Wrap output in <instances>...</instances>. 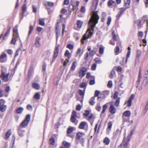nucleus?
<instances>
[{
    "instance_id": "1",
    "label": "nucleus",
    "mask_w": 148,
    "mask_h": 148,
    "mask_svg": "<svg viewBox=\"0 0 148 148\" xmlns=\"http://www.w3.org/2000/svg\"><path fill=\"white\" fill-rule=\"evenodd\" d=\"M92 16L88 22V25L90 27L88 28L86 32L83 35L82 39V43H84V40H86V39L89 38L92 35V31H94V27L95 25L98 22V20L99 19V17L97 14V12L94 11L91 12Z\"/></svg>"
},
{
    "instance_id": "2",
    "label": "nucleus",
    "mask_w": 148,
    "mask_h": 148,
    "mask_svg": "<svg viewBox=\"0 0 148 148\" xmlns=\"http://www.w3.org/2000/svg\"><path fill=\"white\" fill-rule=\"evenodd\" d=\"M85 135V134L81 132H77L75 136L76 142L77 144L79 142L83 146H84L83 143L84 142V139L82 137Z\"/></svg>"
},
{
    "instance_id": "3",
    "label": "nucleus",
    "mask_w": 148,
    "mask_h": 148,
    "mask_svg": "<svg viewBox=\"0 0 148 148\" xmlns=\"http://www.w3.org/2000/svg\"><path fill=\"white\" fill-rule=\"evenodd\" d=\"M30 119V115L28 114L27 115L25 119L20 124V126L23 127L27 126L29 123Z\"/></svg>"
},
{
    "instance_id": "4",
    "label": "nucleus",
    "mask_w": 148,
    "mask_h": 148,
    "mask_svg": "<svg viewBox=\"0 0 148 148\" xmlns=\"http://www.w3.org/2000/svg\"><path fill=\"white\" fill-rule=\"evenodd\" d=\"M76 113L77 112L76 111L73 110L70 119L71 121L75 125L77 124L78 122V121L76 119V118L77 117Z\"/></svg>"
},
{
    "instance_id": "5",
    "label": "nucleus",
    "mask_w": 148,
    "mask_h": 148,
    "mask_svg": "<svg viewBox=\"0 0 148 148\" xmlns=\"http://www.w3.org/2000/svg\"><path fill=\"white\" fill-rule=\"evenodd\" d=\"M7 60V56L6 54L3 52L0 56V62L4 63L6 62Z\"/></svg>"
},
{
    "instance_id": "6",
    "label": "nucleus",
    "mask_w": 148,
    "mask_h": 148,
    "mask_svg": "<svg viewBox=\"0 0 148 148\" xmlns=\"http://www.w3.org/2000/svg\"><path fill=\"white\" fill-rule=\"evenodd\" d=\"M86 71V69L84 67H83L80 69L79 74V76L81 78H82L85 75Z\"/></svg>"
},
{
    "instance_id": "7",
    "label": "nucleus",
    "mask_w": 148,
    "mask_h": 148,
    "mask_svg": "<svg viewBox=\"0 0 148 148\" xmlns=\"http://www.w3.org/2000/svg\"><path fill=\"white\" fill-rule=\"evenodd\" d=\"M130 138H127V139H126V138H124L123 142V144L124 145V148H127L130 143Z\"/></svg>"
},
{
    "instance_id": "8",
    "label": "nucleus",
    "mask_w": 148,
    "mask_h": 148,
    "mask_svg": "<svg viewBox=\"0 0 148 148\" xmlns=\"http://www.w3.org/2000/svg\"><path fill=\"white\" fill-rule=\"evenodd\" d=\"M142 51L140 50H138L137 51L136 56V62L137 63L139 62L140 61L139 58L141 56Z\"/></svg>"
},
{
    "instance_id": "9",
    "label": "nucleus",
    "mask_w": 148,
    "mask_h": 148,
    "mask_svg": "<svg viewBox=\"0 0 148 148\" xmlns=\"http://www.w3.org/2000/svg\"><path fill=\"white\" fill-rule=\"evenodd\" d=\"M9 74V73H8L6 75L5 74H1L0 77L4 81L6 82L8 80V77Z\"/></svg>"
},
{
    "instance_id": "10",
    "label": "nucleus",
    "mask_w": 148,
    "mask_h": 148,
    "mask_svg": "<svg viewBox=\"0 0 148 148\" xmlns=\"http://www.w3.org/2000/svg\"><path fill=\"white\" fill-rule=\"evenodd\" d=\"M148 83V80H147V79H146L144 78L143 83L142 84V86L139 88V90H141L143 89V87H145L146 86L147 84Z\"/></svg>"
},
{
    "instance_id": "11",
    "label": "nucleus",
    "mask_w": 148,
    "mask_h": 148,
    "mask_svg": "<svg viewBox=\"0 0 148 148\" xmlns=\"http://www.w3.org/2000/svg\"><path fill=\"white\" fill-rule=\"evenodd\" d=\"M17 28L18 25H17L14 27L13 29V35L16 36V38H19Z\"/></svg>"
},
{
    "instance_id": "12",
    "label": "nucleus",
    "mask_w": 148,
    "mask_h": 148,
    "mask_svg": "<svg viewBox=\"0 0 148 148\" xmlns=\"http://www.w3.org/2000/svg\"><path fill=\"white\" fill-rule=\"evenodd\" d=\"M134 95L133 94H132L127 101V106L128 107H130L131 106L132 101L134 99Z\"/></svg>"
},
{
    "instance_id": "13",
    "label": "nucleus",
    "mask_w": 148,
    "mask_h": 148,
    "mask_svg": "<svg viewBox=\"0 0 148 148\" xmlns=\"http://www.w3.org/2000/svg\"><path fill=\"white\" fill-rule=\"evenodd\" d=\"M26 5H27L25 3L23 4V6L22 7V12L21 14V15L22 16V19L23 18L24 13L27 10V8L26 7Z\"/></svg>"
},
{
    "instance_id": "14",
    "label": "nucleus",
    "mask_w": 148,
    "mask_h": 148,
    "mask_svg": "<svg viewBox=\"0 0 148 148\" xmlns=\"http://www.w3.org/2000/svg\"><path fill=\"white\" fill-rule=\"evenodd\" d=\"M110 112L112 114H114L116 112V109L112 104H111L109 109Z\"/></svg>"
},
{
    "instance_id": "15",
    "label": "nucleus",
    "mask_w": 148,
    "mask_h": 148,
    "mask_svg": "<svg viewBox=\"0 0 148 148\" xmlns=\"http://www.w3.org/2000/svg\"><path fill=\"white\" fill-rule=\"evenodd\" d=\"M40 38L39 37H37L36 38L35 41V44L37 47H39L40 46Z\"/></svg>"
},
{
    "instance_id": "16",
    "label": "nucleus",
    "mask_w": 148,
    "mask_h": 148,
    "mask_svg": "<svg viewBox=\"0 0 148 148\" xmlns=\"http://www.w3.org/2000/svg\"><path fill=\"white\" fill-rule=\"evenodd\" d=\"M33 88L36 90H38L40 88V85L36 83H33L32 84Z\"/></svg>"
},
{
    "instance_id": "17",
    "label": "nucleus",
    "mask_w": 148,
    "mask_h": 148,
    "mask_svg": "<svg viewBox=\"0 0 148 148\" xmlns=\"http://www.w3.org/2000/svg\"><path fill=\"white\" fill-rule=\"evenodd\" d=\"M127 8H121L120 9V11L119 13V14L116 16V17L117 18H119L122 15V14L127 9Z\"/></svg>"
},
{
    "instance_id": "18",
    "label": "nucleus",
    "mask_w": 148,
    "mask_h": 148,
    "mask_svg": "<svg viewBox=\"0 0 148 148\" xmlns=\"http://www.w3.org/2000/svg\"><path fill=\"white\" fill-rule=\"evenodd\" d=\"M141 78V74L140 71L139 72V74L138 75V79L136 82V85L137 86V87H138V86L139 85Z\"/></svg>"
},
{
    "instance_id": "19",
    "label": "nucleus",
    "mask_w": 148,
    "mask_h": 148,
    "mask_svg": "<svg viewBox=\"0 0 148 148\" xmlns=\"http://www.w3.org/2000/svg\"><path fill=\"white\" fill-rule=\"evenodd\" d=\"M59 50V48L58 47H56L55 50L54 51V53L53 55V58H56L58 56V53Z\"/></svg>"
},
{
    "instance_id": "20",
    "label": "nucleus",
    "mask_w": 148,
    "mask_h": 148,
    "mask_svg": "<svg viewBox=\"0 0 148 148\" xmlns=\"http://www.w3.org/2000/svg\"><path fill=\"white\" fill-rule=\"evenodd\" d=\"M95 96H93L91 98L89 101V103L91 105L93 106L94 105L95 103Z\"/></svg>"
},
{
    "instance_id": "21",
    "label": "nucleus",
    "mask_w": 148,
    "mask_h": 148,
    "mask_svg": "<svg viewBox=\"0 0 148 148\" xmlns=\"http://www.w3.org/2000/svg\"><path fill=\"white\" fill-rule=\"evenodd\" d=\"M19 38L20 42H21V39L19 38H16V36H13V37L12 38V39L11 41V43L13 45H15L16 43V39L17 38Z\"/></svg>"
},
{
    "instance_id": "22",
    "label": "nucleus",
    "mask_w": 148,
    "mask_h": 148,
    "mask_svg": "<svg viewBox=\"0 0 148 148\" xmlns=\"http://www.w3.org/2000/svg\"><path fill=\"white\" fill-rule=\"evenodd\" d=\"M86 124V122L83 121L81 122L79 126V128L80 129H84Z\"/></svg>"
},
{
    "instance_id": "23",
    "label": "nucleus",
    "mask_w": 148,
    "mask_h": 148,
    "mask_svg": "<svg viewBox=\"0 0 148 148\" xmlns=\"http://www.w3.org/2000/svg\"><path fill=\"white\" fill-rule=\"evenodd\" d=\"M120 135V132L119 129H117L113 134V136L114 137H116L117 136H119Z\"/></svg>"
},
{
    "instance_id": "24",
    "label": "nucleus",
    "mask_w": 148,
    "mask_h": 148,
    "mask_svg": "<svg viewBox=\"0 0 148 148\" xmlns=\"http://www.w3.org/2000/svg\"><path fill=\"white\" fill-rule=\"evenodd\" d=\"M99 0H94V1L92 4V7L93 8H95V10L97 7V6L98 4Z\"/></svg>"
},
{
    "instance_id": "25",
    "label": "nucleus",
    "mask_w": 148,
    "mask_h": 148,
    "mask_svg": "<svg viewBox=\"0 0 148 148\" xmlns=\"http://www.w3.org/2000/svg\"><path fill=\"white\" fill-rule=\"evenodd\" d=\"M131 112L129 110L125 111L123 114V115L126 117H129L130 116Z\"/></svg>"
},
{
    "instance_id": "26",
    "label": "nucleus",
    "mask_w": 148,
    "mask_h": 148,
    "mask_svg": "<svg viewBox=\"0 0 148 148\" xmlns=\"http://www.w3.org/2000/svg\"><path fill=\"white\" fill-rule=\"evenodd\" d=\"M40 97V93L39 92H36L34 96V98L37 100L39 99Z\"/></svg>"
},
{
    "instance_id": "27",
    "label": "nucleus",
    "mask_w": 148,
    "mask_h": 148,
    "mask_svg": "<svg viewBox=\"0 0 148 148\" xmlns=\"http://www.w3.org/2000/svg\"><path fill=\"white\" fill-rule=\"evenodd\" d=\"M7 106L6 105L3 104L0 106V110L1 112H3L6 109Z\"/></svg>"
},
{
    "instance_id": "28",
    "label": "nucleus",
    "mask_w": 148,
    "mask_h": 148,
    "mask_svg": "<svg viewBox=\"0 0 148 148\" xmlns=\"http://www.w3.org/2000/svg\"><path fill=\"white\" fill-rule=\"evenodd\" d=\"M77 62H74L72 64V65L71 67L70 71H73L75 70L76 67V64Z\"/></svg>"
},
{
    "instance_id": "29",
    "label": "nucleus",
    "mask_w": 148,
    "mask_h": 148,
    "mask_svg": "<svg viewBox=\"0 0 148 148\" xmlns=\"http://www.w3.org/2000/svg\"><path fill=\"white\" fill-rule=\"evenodd\" d=\"M11 130H9L8 131H7L5 135V138L6 139H7L10 137V135H11Z\"/></svg>"
},
{
    "instance_id": "30",
    "label": "nucleus",
    "mask_w": 148,
    "mask_h": 148,
    "mask_svg": "<svg viewBox=\"0 0 148 148\" xmlns=\"http://www.w3.org/2000/svg\"><path fill=\"white\" fill-rule=\"evenodd\" d=\"M24 109L22 107H20L16 110V112L17 114H21L23 111Z\"/></svg>"
},
{
    "instance_id": "31",
    "label": "nucleus",
    "mask_w": 148,
    "mask_h": 148,
    "mask_svg": "<svg viewBox=\"0 0 148 148\" xmlns=\"http://www.w3.org/2000/svg\"><path fill=\"white\" fill-rule=\"evenodd\" d=\"M103 142L106 145H108L110 142V140L108 138L106 137L104 139Z\"/></svg>"
},
{
    "instance_id": "32",
    "label": "nucleus",
    "mask_w": 148,
    "mask_h": 148,
    "mask_svg": "<svg viewBox=\"0 0 148 148\" xmlns=\"http://www.w3.org/2000/svg\"><path fill=\"white\" fill-rule=\"evenodd\" d=\"M112 126V123L110 121L108 123V127L107 129V130L108 132H109L111 130Z\"/></svg>"
},
{
    "instance_id": "33",
    "label": "nucleus",
    "mask_w": 148,
    "mask_h": 148,
    "mask_svg": "<svg viewBox=\"0 0 148 148\" xmlns=\"http://www.w3.org/2000/svg\"><path fill=\"white\" fill-rule=\"evenodd\" d=\"M44 18H40L39 20V24L41 25L44 26L45 25Z\"/></svg>"
},
{
    "instance_id": "34",
    "label": "nucleus",
    "mask_w": 148,
    "mask_h": 148,
    "mask_svg": "<svg viewBox=\"0 0 148 148\" xmlns=\"http://www.w3.org/2000/svg\"><path fill=\"white\" fill-rule=\"evenodd\" d=\"M24 130H22L19 129L18 131V134L19 136L22 137L23 136V133L25 132Z\"/></svg>"
},
{
    "instance_id": "35",
    "label": "nucleus",
    "mask_w": 148,
    "mask_h": 148,
    "mask_svg": "<svg viewBox=\"0 0 148 148\" xmlns=\"http://www.w3.org/2000/svg\"><path fill=\"white\" fill-rule=\"evenodd\" d=\"M120 100V97H118V98H117L114 103V104L115 106H119Z\"/></svg>"
},
{
    "instance_id": "36",
    "label": "nucleus",
    "mask_w": 148,
    "mask_h": 148,
    "mask_svg": "<svg viewBox=\"0 0 148 148\" xmlns=\"http://www.w3.org/2000/svg\"><path fill=\"white\" fill-rule=\"evenodd\" d=\"M1 74H4L7 71L6 68L3 66H1Z\"/></svg>"
},
{
    "instance_id": "37",
    "label": "nucleus",
    "mask_w": 148,
    "mask_h": 148,
    "mask_svg": "<svg viewBox=\"0 0 148 148\" xmlns=\"http://www.w3.org/2000/svg\"><path fill=\"white\" fill-rule=\"evenodd\" d=\"M33 72V69L32 68L29 69L28 71L27 75L29 77H30L32 75Z\"/></svg>"
},
{
    "instance_id": "38",
    "label": "nucleus",
    "mask_w": 148,
    "mask_h": 148,
    "mask_svg": "<svg viewBox=\"0 0 148 148\" xmlns=\"http://www.w3.org/2000/svg\"><path fill=\"white\" fill-rule=\"evenodd\" d=\"M85 91V88H84L83 90H79V93L81 96H82L83 97L84 96V94Z\"/></svg>"
},
{
    "instance_id": "39",
    "label": "nucleus",
    "mask_w": 148,
    "mask_h": 148,
    "mask_svg": "<svg viewBox=\"0 0 148 148\" xmlns=\"http://www.w3.org/2000/svg\"><path fill=\"white\" fill-rule=\"evenodd\" d=\"M77 23L78 28H80L82 27L83 24V22L81 21L78 20L77 22Z\"/></svg>"
},
{
    "instance_id": "40",
    "label": "nucleus",
    "mask_w": 148,
    "mask_h": 148,
    "mask_svg": "<svg viewBox=\"0 0 148 148\" xmlns=\"http://www.w3.org/2000/svg\"><path fill=\"white\" fill-rule=\"evenodd\" d=\"M64 55L66 56H67L68 57V58H70L71 56V54L67 50H66V52H65Z\"/></svg>"
},
{
    "instance_id": "41",
    "label": "nucleus",
    "mask_w": 148,
    "mask_h": 148,
    "mask_svg": "<svg viewBox=\"0 0 148 148\" xmlns=\"http://www.w3.org/2000/svg\"><path fill=\"white\" fill-rule=\"evenodd\" d=\"M107 106L106 104L103 105V110L101 112V114L104 113L107 108Z\"/></svg>"
},
{
    "instance_id": "42",
    "label": "nucleus",
    "mask_w": 148,
    "mask_h": 148,
    "mask_svg": "<svg viewBox=\"0 0 148 148\" xmlns=\"http://www.w3.org/2000/svg\"><path fill=\"white\" fill-rule=\"evenodd\" d=\"M94 60L95 62L97 64H100L102 62V61L101 60V59L99 58H96Z\"/></svg>"
},
{
    "instance_id": "43",
    "label": "nucleus",
    "mask_w": 148,
    "mask_h": 148,
    "mask_svg": "<svg viewBox=\"0 0 148 148\" xmlns=\"http://www.w3.org/2000/svg\"><path fill=\"white\" fill-rule=\"evenodd\" d=\"M55 140L54 138L51 137L49 140V143L52 145H54L55 143Z\"/></svg>"
},
{
    "instance_id": "44",
    "label": "nucleus",
    "mask_w": 148,
    "mask_h": 148,
    "mask_svg": "<svg viewBox=\"0 0 148 148\" xmlns=\"http://www.w3.org/2000/svg\"><path fill=\"white\" fill-rule=\"evenodd\" d=\"M73 131V128L72 127H69L67 130V134H70Z\"/></svg>"
},
{
    "instance_id": "45",
    "label": "nucleus",
    "mask_w": 148,
    "mask_h": 148,
    "mask_svg": "<svg viewBox=\"0 0 148 148\" xmlns=\"http://www.w3.org/2000/svg\"><path fill=\"white\" fill-rule=\"evenodd\" d=\"M63 143L64 145L67 147H69L70 145L69 143L66 141H63Z\"/></svg>"
},
{
    "instance_id": "46",
    "label": "nucleus",
    "mask_w": 148,
    "mask_h": 148,
    "mask_svg": "<svg viewBox=\"0 0 148 148\" xmlns=\"http://www.w3.org/2000/svg\"><path fill=\"white\" fill-rule=\"evenodd\" d=\"M119 49V48L118 46H117L114 49V52L116 54H118V52Z\"/></svg>"
},
{
    "instance_id": "47",
    "label": "nucleus",
    "mask_w": 148,
    "mask_h": 148,
    "mask_svg": "<svg viewBox=\"0 0 148 148\" xmlns=\"http://www.w3.org/2000/svg\"><path fill=\"white\" fill-rule=\"evenodd\" d=\"M46 3H45V5H46V4H47L49 6H52L54 4V3L53 2H51L50 1L46 2Z\"/></svg>"
},
{
    "instance_id": "48",
    "label": "nucleus",
    "mask_w": 148,
    "mask_h": 148,
    "mask_svg": "<svg viewBox=\"0 0 148 148\" xmlns=\"http://www.w3.org/2000/svg\"><path fill=\"white\" fill-rule=\"evenodd\" d=\"M87 86V84L84 82L82 83L80 85V87L81 88H86Z\"/></svg>"
},
{
    "instance_id": "49",
    "label": "nucleus",
    "mask_w": 148,
    "mask_h": 148,
    "mask_svg": "<svg viewBox=\"0 0 148 148\" xmlns=\"http://www.w3.org/2000/svg\"><path fill=\"white\" fill-rule=\"evenodd\" d=\"M96 109L98 111H100L101 109V107L100 104L98 103L97 104V106L96 107Z\"/></svg>"
},
{
    "instance_id": "50",
    "label": "nucleus",
    "mask_w": 148,
    "mask_h": 148,
    "mask_svg": "<svg viewBox=\"0 0 148 148\" xmlns=\"http://www.w3.org/2000/svg\"><path fill=\"white\" fill-rule=\"evenodd\" d=\"M95 53L96 52L94 50H92L90 51L89 55L90 56H93Z\"/></svg>"
},
{
    "instance_id": "51",
    "label": "nucleus",
    "mask_w": 148,
    "mask_h": 148,
    "mask_svg": "<svg viewBox=\"0 0 148 148\" xmlns=\"http://www.w3.org/2000/svg\"><path fill=\"white\" fill-rule=\"evenodd\" d=\"M112 82L111 81H109L108 83L107 86L109 88H111L112 87Z\"/></svg>"
},
{
    "instance_id": "52",
    "label": "nucleus",
    "mask_w": 148,
    "mask_h": 148,
    "mask_svg": "<svg viewBox=\"0 0 148 148\" xmlns=\"http://www.w3.org/2000/svg\"><path fill=\"white\" fill-rule=\"evenodd\" d=\"M104 50V47H101L99 49V52L100 54H102L103 53Z\"/></svg>"
},
{
    "instance_id": "53",
    "label": "nucleus",
    "mask_w": 148,
    "mask_h": 148,
    "mask_svg": "<svg viewBox=\"0 0 148 148\" xmlns=\"http://www.w3.org/2000/svg\"><path fill=\"white\" fill-rule=\"evenodd\" d=\"M115 1L113 0H110L108 2V4L109 6L111 5L113 3H114Z\"/></svg>"
},
{
    "instance_id": "54",
    "label": "nucleus",
    "mask_w": 148,
    "mask_h": 148,
    "mask_svg": "<svg viewBox=\"0 0 148 148\" xmlns=\"http://www.w3.org/2000/svg\"><path fill=\"white\" fill-rule=\"evenodd\" d=\"M111 21L112 19L111 17L110 16H109L108 18V21L107 22L108 25H110Z\"/></svg>"
},
{
    "instance_id": "55",
    "label": "nucleus",
    "mask_w": 148,
    "mask_h": 148,
    "mask_svg": "<svg viewBox=\"0 0 148 148\" xmlns=\"http://www.w3.org/2000/svg\"><path fill=\"white\" fill-rule=\"evenodd\" d=\"M143 19L146 22V24L147 25H148V19L147 18V16H144L143 17Z\"/></svg>"
},
{
    "instance_id": "56",
    "label": "nucleus",
    "mask_w": 148,
    "mask_h": 148,
    "mask_svg": "<svg viewBox=\"0 0 148 148\" xmlns=\"http://www.w3.org/2000/svg\"><path fill=\"white\" fill-rule=\"evenodd\" d=\"M97 67V65L95 64H93L91 66V70L93 71L95 70L96 69Z\"/></svg>"
},
{
    "instance_id": "57",
    "label": "nucleus",
    "mask_w": 148,
    "mask_h": 148,
    "mask_svg": "<svg viewBox=\"0 0 148 148\" xmlns=\"http://www.w3.org/2000/svg\"><path fill=\"white\" fill-rule=\"evenodd\" d=\"M118 92L116 91V92L114 94V95L113 96V99H115L116 98H117L118 96Z\"/></svg>"
},
{
    "instance_id": "58",
    "label": "nucleus",
    "mask_w": 148,
    "mask_h": 148,
    "mask_svg": "<svg viewBox=\"0 0 148 148\" xmlns=\"http://www.w3.org/2000/svg\"><path fill=\"white\" fill-rule=\"evenodd\" d=\"M100 91L98 90H96L95 91V94L94 95L95 96H95V97H97L98 96V95L100 94Z\"/></svg>"
},
{
    "instance_id": "59",
    "label": "nucleus",
    "mask_w": 148,
    "mask_h": 148,
    "mask_svg": "<svg viewBox=\"0 0 148 148\" xmlns=\"http://www.w3.org/2000/svg\"><path fill=\"white\" fill-rule=\"evenodd\" d=\"M88 52L86 53L84 56V59L86 60H88Z\"/></svg>"
},
{
    "instance_id": "60",
    "label": "nucleus",
    "mask_w": 148,
    "mask_h": 148,
    "mask_svg": "<svg viewBox=\"0 0 148 148\" xmlns=\"http://www.w3.org/2000/svg\"><path fill=\"white\" fill-rule=\"evenodd\" d=\"M125 6L129 5L130 3V0H126L125 1Z\"/></svg>"
},
{
    "instance_id": "61",
    "label": "nucleus",
    "mask_w": 148,
    "mask_h": 148,
    "mask_svg": "<svg viewBox=\"0 0 148 148\" xmlns=\"http://www.w3.org/2000/svg\"><path fill=\"white\" fill-rule=\"evenodd\" d=\"M33 27L32 25H30V26L29 30L28 33L29 35L31 33L33 30Z\"/></svg>"
},
{
    "instance_id": "62",
    "label": "nucleus",
    "mask_w": 148,
    "mask_h": 148,
    "mask_svg": "<svg viewBox=\"0 0 148 148\" xmlns=\"http://www.w3.org/2000/svg\"><path fill=\"white\" fill-rule=\"evenodd\" d=\"M115 72L114 70H112L111 72L109 75V77L110 78H112L113 77V74L115 73Z\"/></svg>"
},
{
    "instance_id": "63",
    "label": "nucleus",
    "mask_w": 148,
    "mask_h": 148,
    "mask_svg": "<svg viewBox=\"0 0 148 148\" xmlns=\"http://www.w3.org/2000/svg\"><path fill=\"white\" fill-rule=\"evenodd\" d=\"M81 108V106L80 104H78L77 105L76 108V110H77L79 111Z\"/></svg>"
},
{
    "instance_id": "64",
    "label": "nucleus",
    "mask_w": 148,
    "mask_h": 148,
    "mask_svg": "<svg viewBox=\"0 0 148 148\" xmlns=\"http://www.w3.org/2000/svg\"><path fill=\"white\" fill-rule=\"evenodd\" d=\"M10 86H7L5 89V91L6 92H8L10 90Z\"/></svg>"
}]
</instances>
